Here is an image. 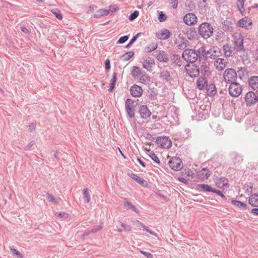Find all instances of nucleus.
I'll return each instance as SVG.
<instances>
[{
  "label": "nucleus",
  "instance_id": "f257e3e1",
  "mask_svg": "<svg viewBox=\"0 0 258 258\" xmlns=\"http://www.w3.org/2000/svg\"><path fill=\"white\" fill-rule=\"evenodd\" d=\"M198 31L202 37L207 39L213 35L214 28L211 24L204 22L199 26Z\"/></svg>",
  "mask_w": 258,
  "mask_h": 258
},
{
  "label": "nucleus",
  "instance_id": "f03ea898",
  "mask_svg": "<svg viewBox=\"0 0 258 258\" xmlns=\"http://www.w3.org/2000/svg\"><path fill=\"white\" fill-rule=\"evenodd\" d=\"M197 51L192 49H186L184 50L182 54V58L186 62L194 63L198 59Z\"/></svg>",
  "mask_w": 258,
  "mask_h": 258
},
{
  "label": "nucleus",
  "instance_id": "7ed1b4c3",
  "mask_svg": "<svg viewBox=\"0 0 258 258\" xmlns=\"http://www.w3.org/2000/svg\"><path fill=\"white\" fill-rule=\"evenodd\" d=\"M237 77L236 71L234 69L231 68L226 69L223 75L225 81L228 83L235 82L237 79Z\"/></svg>",
  "mask_w": 258,
  "mask_h": 258
},
{
  "label": "nucleus",
  "instance_id": "20e7f679",
  "mask_svg": "<svg viewBox=\"0 0 258 258\" xmlns=\"http://www.w3.org/2000/svg\"><path fill=\"white\" fill-rule=\"evenodd\" d=\"M229 93L232 97H238L242 92V88L240 85L236 82L230 83L228 88Z\"/></svg>",
  "mask_w": 258,
  "mask_h": 258
},
{
  "label": "nucleus",
  "instance_id": "39448f33",
  "mask_svg": "<svg viewBox=\"0 0 258 258\" xmlns=\"http://www.w3.org/2000/svg\"><path fill=\"white\" fill-rule=\"evenodd\" d=\"M185 70L188 76L191 78L198 77L200 74V68L195 64L190 65L187 63L185 66Z\"/></svg>",
  "mask_w": 258,
  "mask_h": 258
},
{
  "label": "nucleus",
  "instance_id": "423d86ee",
  "mask_svg": "<svg viewBox=\"0 0 258 258\" xmlns=\"http://www.w3.org/2000/svg\"><path fill=\"white\" fill-rule=\"evenodd\" d=\"M234 47L236 49V52L244 51V47L243 45V38L240 34H236L234 36L233 40Z\"/></svg>",
  "mask_w": 258,
  "mask_h": 258
},
{
  "label": "nucleus",
  "instance_id": "0eeeda50",
  "mask_svg": "<svg viewBox=\"0 0 258 258\" xmlns=\"http://www.w3.org/2000/svg\"><path fill=\"white\" fill-rule=\"evenodd\" d=\"M156 142L161 148L168 149L172 145V142L169 137L163 136L157 137Z\"/></svg>",
  "mask_w": 258,
  "mask_h": 258
},
{
  "label": "nucleus",
  "instance_id": "6e6552de",
  "mask_svg": "<svg viewBox=\"0 0 258 258\" xmlns=\"http://www.w3.org/2000/svg\"><path fill=\"white\" fill-rule=\"evenodd\" d=\"M125 110L128 116L131 118L135 117V109L134 108V102L130 98L127 99L125 101Z\"/></svg>",
  "mask_w": 258,
  "mask_h": 258
},
{
  "label": "nucleus",
  "instance_id": "1a4fd4ad",
  "mask_svg": "<svg viewBox=\"0 0 258 258\" xmlns=\"http://www.w3.org/2000/svg\"><path fill=\"white\" fill-rule=\"evenodd\" d=\"M200 61H205L207 59L208 55L212 58L213 54H211L210 51H206L204 47H201L196 50Z\"/></svg>",
  "mask_w": 258,
  "mask_h": 258
},
{
  "label": "nucleus",
  "instance_id": "9d476101",
  "mask_svg": "<svg viewBox=\"0 0 258 258\" xmlns=\"http://www.w3.org/2000/svg\"><path fill=\"white\" fill-rule=\"evenodd\" d=\"M244 100L247 106L254 105L256 103V95L253 92L249 91L245 95Z\"/></svg>",
  "mask_w": 258,
  "mask_h": 258
},
{
  "label": "nucleus",
  "instance_id": "9b49d317",
  "mask_svg": "<svg viewBox=\"0 0 258 258\" xmlns=\"http://www.w3.org/2000/svg\"><path fill=\"white\" fill-rule=\"evenodd\" d=\"M168 164L170 167L175 171H178L182 168V162L179 158H172Z\"/></svg>",
  "mask_w": 258,
  "mask_h": 258
},
{
  "label": "nucleus",
  "instance_id": "f8f14e48",
  "mask_svg": "<svg viewBox=\"0 0 258 258\" xmlns=\"http://www.w3.org/2000/svg\"><path fill=\"white\" fill-rule=\"evenodd\" d=\"M198 18L194 13H188L183 17L184 22L188 26L193 25L197 22Z\"/></svg>",
  "mask_w": 258,
  "mask_h": 258
},
{
  "label": "nucleus",
  "instance_id": "ddd939ff",
  "mask_svg": "<svg viewBox=\"0 0 258 258\" xmlns=\"http://www.w3.org/2000/svg\"><path fill=\"white\" fill-rule=\"evenodd\" d=\"M223 51L226 57H230L235 54L236 49L234 46H232L227 43L223 46Z\"/></svg>",
  "mask_w": 258,
  "mask_h": 258
},
{
  "label": "nucleus",
  "instance_id": "4468645a",
  "mask_svg": "<svg viewBox=\"0 0 258 258\" xmlns=\"http://www.w3.org/2000/svg\"><path fill=\"white\" fill-rule=\"evenodd\" d=\"M139 112L141 117L145 119L150 118L151 115V111L146 105H141L139 108Z\"/></svg>",
  "mask_w": 258,
  "mask_h": 258
},
{
  "label": "nucleus",
  "instance_id": "2eb2a0df",
  "mask_svg": "<svg viewBox=\"0 0 258 258\" xmlns=\"http://www.w3.org/2000/svg\"><path fill=\"white\" fill-rule=\"evenodd\" d=\"M155 56L157 60L160 62H167L169 60L168 55L163 50H157L155 51Z\"/></svg>",
  "mask_w": 258,
  "mask_h": 258
},
{
  "label": "nucleus",
  "instance_id": "dca6fc26",
  "mask_svg": "<svg viewBox=\"0 0 258 258\" xmlns=\"http://www.w3.org/2000/svg\"><path fill=\"white\" fill-rule=\"evenodd\" d=\"M130 91L131 94L135 97H139L143 94L142 87L135 84L131 87Z\"/></svg>",
  "mask_w": 258,
  "mask_h": 258
},
{
  "label": "nucleus",
  "instance_id": "f3484780",
  "mask_svg": "<svg viewBox=\"0 0 258 258\" xmlns=\"http://www.w3.org/2000/svg\"><path fill=\"white\" fill-rule=\"evenodd\" d=\"M211 173L209 170L206 168H204L197 173V178L202 181L207 179L210 176Z\"/></svg>",
  "mask_w": 258,
  "mask_h": 258
},
{
  "label": "nucleus",
  "instance_id": "a211bd4d",
  "mask_svg": "<svg viewBox=\"0 0 258 258\" xmlns=\"http://www.w3.org/2000/svg\"><path fill=\"white\" fill-rule=\"evenodd\" d=\"M112 6L109 7L108 9H101L98 10L94 14V17L99 18L102 16H107L110 14V11Z\"/></svg>",
  "mask_w": 258,
  "mask_h": 258
},
{
  "label": "nucleus",
  "instance_id": "6ab92c4d",
  "mask_svg": "<svg viewBox=\"0 0 258 258\" xmlns=\"http://www.w3.org/2000/svg\"><path fill=\"white\" fill-rule=\"evenodd\" d=\"M170 32L166 29L162 30L160 32L156 33V37L161 40H166L170 36Z\"/></svg>",
  "mask_w": 258,
  "mask_h": 258
},
{
  "label": "nucleus",
  "instance_id": "aec40b11",
  "mask_svg": "<svg viewBox=\"0 0 258 258\" xmlns=\"http://www.w3.org/2000/svg\"><path fill=\"white\" fill-rule=\"evenodd\" d=\"M251 25L252 22L247 17L241 19L237 23V26L245 29H248L249 26Z\"/></svg>",
  "mask_w": 258,
  "mask_h": 258
},
{
  "label": "nucleus",
  "instance_id": "412c9836",
  "mask_svg": "<svg viewBox=\"0 0 258 258\" xmlns=\"http://www.w3.org/2000/svg\"><path fill=\"white\" fill-rule=\"evenodd\" d=\"M205 89L207 91V94L209 96L213 97L217 93V90L215 85L214 84H207Z\"/></svg>",
  "mask_w": 258,
  "mask_h": 258
},
{
  "label": "nucleus",
  "instance_id": "4be33fe9",
  "mask_svg": "<svg viewBox=\"0 0 258 258\" xmlns=\"http://www.w3.org/2000/svg\"><path fill=\"white\" fill-rule=\"evenodd\" d=\"M226 64L227 62L221 58H218L215 62V66L219 71L223 70L225 68Z\"/></svg>",
  "mask_w": 258,
  "mask_h": 258
},
{
  "label": "nucleus",
  "instance_id": "5701e85b",
  "mask_svg": "<svg viewBox=\"0 0 258 258\" xmlns=\"http://www.w3.org/2000/svg\"><path fill=\"white\" fill-rule=\"evenodd\" d=\"M249 86L253 90L258 89V76H252L249 79Z\"/></svg>",
  "mask_w": 258,
  "mask_h": 258
},
{
  "label": "nucleus",
  "instance_id": "b1692460",
  "mask_svg": "<svg viewBox=\"0 0 258 258\" xmlns=\"http://www.w3.org/2000/svg\"><path fill=\"white\" fill-rule=\"evenodd\" d=\"M197 84L198 88L200 90H204L207 86L208 82L205 77H200L198 78Z\"/></svg>",
  "mask_w": 258,
  "mask_h": 258
},
{
  "label": "nucleus",
  "instance_id": "393cba45",
  "mask_svg": "<svg viewBox=\"0 0 258 258\" xmlns=\"http://www.w3.org/2000/svg\"><path fill=\"white\" fill-rule=\"evenodd\" d=\"M249 204L253 207H258V194L252 195L249 198Z\"/></svg>",
  "mask_w": 258,
  "mask_h": 258
},
{
  "label": "nucleus",
  "instance_id": "a878e982",
  "mask_svg": "<svg viewBox=\"0 0 258 258\" xmlns=\"http://www.w3.org/2000/svg\"><path fill=\"white\" fill-rule=\"evenodd\" d=\"M199 189L202 192H214V188H213L210 185L208 184H199L198 185Z\"/></svg>",
  "mask_w": 258,
  "mask_h": 258
},
{
  "label": "nucleus",
  "instance_id": "bb28decb",
  "mask_svg": "<svg viewBox=\"0 0 258 258\" xmlns=\"http://www.w3.org/2000/svg\"><path fill=\"white\" fill-rule=\"evenodd\" d=\"M171 59L173 61V64L174 66H177L179 67L182 65V59L180 58V56L179 54H173L171 56Z\"/></svg>",
  "mask_w": 258,
  "mask_h": 258
},
{
  "label": "nucleus",
  "instance_id": "cd10ccee",
  "mask_svg": "<svg viewBox=\"0 0 258 258\" xmlns=\"http://www.w3.org/2000/svg\"><path fill=\"white\" fill-rule=\"evenodd\" d=\"M123 205L127 209H130L137 214L139 213V211L137 209V208L126 200H124L123 201Z\"/></svg>",
  "mask_w": 258,
  "mask_h": 258
},
{
  "label": "nucleus",
  "instance_id": "c85d7f7f",
  "mask_svg": "<svg viewBox=\"0 0 258 258\" xmlns=\"http://www.w3.org/2000/svg\"><path fill=\"white\" fill-rule=\"evenodd\" d=\"M227 180L224 177H220L216 182V185L218 187H225L227 185Z\"/></svg>",
  "mask_w": 258,
  "mask_h": 258
},
{
  "label": "nucleus",
  "instance_id": "c756f323",
  "mask_svg": "<svg viewBox=\"0 0 258 258\" xmlns=\"http://www.w3.org/2000/svg\"><path fill=\"white\" fill-rule=\"evenodd\" d=\"M117 81V73L113 72L112 74V78L110 81V88L108 89V91L110 92H112L113 89L115 87V83Z\"/></svg>",
  "mask_w": 258,
  "mask_h": 258
},
{
  "label": "nucleus",
  "instance_id": "7c9ffc66",
  "mask_svg": "<svg viewBox=\"0 0 258 258\" xmlns=\"http://www.w3.org/2000/svg\"><path fill=\"white\" fill-rule=\"evenodd\" d=\"M223 30L225 31H232L233 30V24L232 22L224 20L223 22Z\"/></svg>",
  "mask_w": 258,
  "mask_h": 258
},
{
  "label": "nucleus",
  "instance_id": "2f4dec72",
  "mask_svg": "<svg viewBox=\"0 0 258 258\" xmlns=\"http://www.w3.org/2000/svg\"><path fill=\"white\" fill-rule=\"evenodd\" d=\"M160 78L166 82H168L171 80V77L169 72L167 70H163L160 73Z\"/></svg>",
  "mask_w": 258,
  "mask_h": 258
},
{
  "label": "nucleus",
  "instance_id": "473e14b6",
  "mask_svg": "<svg viewBox=\"0 0 258 258\" xmlns=\"http://www.w3.org/2000/svg\"><path fill=\"white\" fill-rule=\"evenodd\" d=\"M117 231L119 232L122 231H130L131 227L128 225L124 223H120L119 226H117Z\"/></svg>",
  "mask_w": 258,
  "mask_h": 258
},
{
  "label": "nucleus",
  "instance_id": "72a5a7b5",
  "mask_svg": "<svg viewBox=\"0 0 258 258\" xmlns=\"http://www.w3.org/2000/svg\"><path fill=\"white\" fill-rule=\"evenodd\" d=\"M130 177L142 185L147 184V181L135 174H131Z\"/></svg>",
  "mask_w": 258,
  "mask_h": 258
},
{
  "label": "nucleus",
  "instance_id": "f704fd0d",
  "mask_svg": "<svg viewBox=\"0 0 258 258\" xmlns=\"http://www.w3.org/2000/svg\"><path fill=\"white\" fill-rule=\"evenodd\" d=\"M231 203L233 205L243 210H245L247 208V205L245 203L240 201L232 200Z\"/></svg>",
  "mask_w": 258,
  "mask_h": 258
},
{
  "label": "nucleus",
  "instance_id": "c9c22d12",
  "mask_svg": "<svg viewBox=\"0 0 258 258\" xmlns=\"http://www.w3.org/2000/svg\"><path fill=\"white\" fill-rule=\"evenodd\" d=\"M83 194L84 200L86 202V203H89L91 200L89 189L87 188L84 189L83 190Z\"/></svg>",
  "mask_w": 258,
  "mask_h": 258
},
{
  "label": "nucleus",
  "instance_id": "e433bc0d",
  "mask_svg": "<svg viewBox=\"0 0 258 258\" xmlns=\"http://www.w3.org/2000/svg\"><path fill=\"white\" fill-rule=\"evenodd\" d=\"M148 152H149V155L150 157V158L156 163H157V164H159L160 162V160L158 157L157 156V155L155 154V153L153 151H151L150 150H149Z\"/></svg>",
  "mask_w": 258,
  "mask_h": 258
},
{
  "label": "nucleus",
  "instance_id": "4c0bfd02",
  "mask_svg": "<svg viewBox=\"0 0 258 258\" xmlns=\"http://www.w3.org/2000/svg\"><path fill=\"white\" fill-rule=\"evenodd\" d=\"M140 82L145 84H148L150 82V78L147 75H142L140 78Z\"/></svg>",
  "mask_w": 258,
  "mask_h": 258
},
{
  "label": "nucleus",
  "instance_id": "58836bf2",
  "mask_svg": "<svg viewBox=\"0 0 258 258\" xmlns=\"http://www.w3.org/2000/svg\"><path fill=\"white\" fill-rule=\"evenodd\" d=\"M140 73L141 70L139 68L136 66L133 67L131 74L133 77L136 78V77H138Z\"/></svg>",
  "mask_w": 258,
  "mask_h": 258
},
{
  "label": "nucleus",
  "instance_id": "ea45409f",
  "mask_svg": "<svg viewBox=\"0 0 258 258\" xmlns=\"http://www.w3.org/2000/svg\"><path fill=\"white\" fill-rule=\"evenodd\" d=\"M141 34V33H138L135 36H133L132 39L130 40V42L126 45V48H129L132 44H133L136 40L137 39L138 37Z\"/></svg>",
  "mask_w": 258,
  "mask_h": 258
},
{
  "label": "nucleus",
  "instance_id": "a19ab883",
  "mask_svg": "<svg viewBox=\"0 0 258 258\" xmlns=\"http://www.w3.org/2000/svg\"><path fill=\"white\" fill-rule=\"evenodd\" d=\"M158 47V44L156 43L153 42L149 45V46L147 47V50L148 52H152L157 49Z\"/></svg>",
  "mask_w": 258,
  "mask_h": 258
},
{
  "label": "nucleus",
  "instance_id": "79ce46f5",
  "mask_svg": "<svg viewBox=\"0 0 258 258\" xmlns=\"http://www.w3.org/2000/svg\"><path fill=\"white\" fill-rule=\"evenodd\" d=\"M134 52L133 51H128L126 52L123 55V60L127 61L131 58L134 55Z\"/></svg>",
  "mask_w": 258,
  "mask_h": 258
},
{
  "label": "nucleus",
  "instance_id": "37998d69",
  "mask_svg": "<svg viewBox=\"0 0 258 258\" xmlns=\"http://www.w3.org/2000/svg\"><path fill=\"white\" fill-rule=\"evenodd\" d=\"M46 199L48 200L49 202H53L54 203H58V200L55 199L52 195H50L49 193H47L46 194Z\"/></svg>",
  "mask_w": 258,
  "mask_h": 258
},
{
  "label": "nucleus",
  "instance_id": "c03bdc74",
  "mask_svg": "<svg viewBox=\"0 0 258 258\" xmlns=\"http://www.w3.org/2000/svg\"><path fill=\"white\" fill-rule=\"evenodd\" d=\"M167 16L165 14L163 13V12H160L159 13L158 15V20L159 22H162L166 20Z\"/></svg>",
  "mask_w": 258,
  "mask_h": 258
},
{
  "label": "nucleus",
  "instance_id": "a18cd8bd",
  "mask_svg": "<svg viewBox=\"0 0 258 258\" xmlns=\"http://www.w3.org/2000/svg\"><path fill=\"white\" fill-rule=\"evenodd\" d=\"M52 13L55 15V16L59 20L62 19V16L60 13V12L58 10H52L51 11Z\"/></svg>",
  "mask_w": 258,
  "mask_h": 258
},
{
  "label": "nucleus",
  "instance_id": "49530a36",
  "mask_svg": "<svg viewBox=\"0 0 258 258\" xmlns=\"http://www.w3.org/2000/svg\"><path fill=\"white\" fill-rule=\"evenodd\" d=\"M139 15V12L138 11H135L133 13H132L130 16H129V20L131 21H133L136 19Z\"/></svg>",
  "mask_w": 258,
  "mask_h": 258
},
{
  "label": "nucleus",
  "instance_id": "de8ad7c7",
  "mask_svg": "<svg viewBox=\"0 0 258 258\" xmlns=\"http://www.w3.org/2000/svg\"><path fill=\"white\" fill-rule=\"evenodd\" d=\"M128 39V36L127 35L123 36L119 38V39L117 41V43L118 44H122L125 42Z\"/></svg>",
  "mask_w": 258,
  "mask_h": 258
},
{
  "label": "nucleus",
  "instance_id": "09e8293b",
  "mask_svg": "<svg viewBox=\"0 0 258 258\" xmlns=\"http://www.w3.org/2000/svg\"><path fill=\"white\" fill-rule=\"evenodd\" d=\"M201 71L202 73L206 74L209 71V68L206 64L202 65L201 67Z\"/></svg>",
  "mask_w": 258,
  "mask_h": 258
},
{
  "label": "nucleus",
  "instance_id": "8fccbe9b",
  "mask_svg": "<svg viewBox=\"0 0 258 258\" xmlns=\"http://www.w3.org/2000/svg\"><path fill=\"white\" fill-rule=\"evenodd\" d=\"M143 67L145 69H147L148 71L151 70L152 66L149 63H148V62L147 61V60H145L143 62Z\"/></svg>",
  "mask_w": 258,
  "mask_h": 258
},
{
  "label": "nucleus",
  "instance_id": "3c124183",
  "mask_svg": "<svg viewBox=\"0 0 258 258\" xmlns=\"http://www.w3.org/2000/svg\"><path fill=\"white\" fill-rule=\"evenodd\" d=\"M149 94V96L150 98H156V96L157 95L156 92L154 90L150 89V91L148 92Z\"/></svg>",
  "mask_w": 258,
  "mask_h": 258
},
{
  "label": "nucleus",
  "instance_id": "603ef678",
  "mask_svg": "<svg viewBox=\"0 0 258 258\" xmlns=\"http://www.w3.org/2000/svg\"><path fill=\"white\" fill-rule=\"evenodd\" d=\"M11 250L14 255H16V256H17L19 257H21V258L23 257L22 254L18 250H17L14 248H12Z\"/></svg>",
  "mask_w": 258,
  "mask_h": 258
},
{
  "label": "nucleus",
  "instance_id": "864d4df0",
  "mask_svg": "<svg viewBox=\"0 0 258 258\" xmlns=\"http://www.w3.org/2000/svg\"><path fill=\"white\" fill-rule=\"evenodd\" d=\"M102 226L101 225H98L94 228H93L91 230V232H92V233H95L100 230L102 228Z\"/></svg>",
  "mask_w": 258,
  "mask_h": 258
},
{
  "label": "nucleus",
  "instance_id": "5fc2aeb1",
  "mask_svg": "<svg viewBox=\"0 0 258 258\" xmlns=\"http://www.w3.org/2000/svg\"><path fill=\"white\" fill-rule=\"evenodd\" d=\"M133 222L135 223H137V224H138L140 226H141L143 228V230L144 231H148V228L147 227H146L143 223H142L140 221H139L138 220H136L135 221H133Z\"/></svg>",
  "mask_w": 258,
  "mask_h": 258
},
{
  "label": "nucleus",
  "instance_id": "6e6d98bb",
  "mask_svg": "<svg viewBox=\"0 0 258 258\" xmlns=\"http://www.w3.org/2000/svg\"><path fill=\"white\" fill-rule=\"evenodd\" d=\"M141 253L144 254L147 258H153V255L152 253L149 252L141 250Z\"/></svg>",
  "mask_w": 258,
  "mask_h": 258
},
{
  "label": "nucleus",
  "instance_id": "4d7b16f0",
  "mask_svg": "<svg viewBox=\"0 0 258 258\" xmlns=\"http://www.w3.org/2000/svg\"><path fill=\"white\" fill-rule=\"evenodd\" d=\"M105 69L109 70L110 69V63L109 59H107L105 61Z\"/></svg>",
  "mask_w": 258,
  "mask_h": 258
},
{
  "label": "nucleus",
  "instance_id": "13d9d810",
  "mask_svg": "<svg viewBox=\"0 0 258 258\" xmlns=\"http://www.w3.org/2000/svg\"><path fill=\"white\" fill-rule=\"evenodd\" d=\"M239 12L242 16H244L245 12V9L244 8V7L241 6H238V5L237 6Z\"/></svg>",
  "mask_w": 258,
  "mask_h": 258
},
{
  "label": "nucleus",
  "instance_id": "bf43d9fd",
  "mask_svg": "<svg viewBox=\"0 0 258 258\" xmlns=\"http://www.w3.org/2000/svg\"><path fill=\"white\" fill-rule=\"evenodd\" d=\"M214 193L217 194L218 195L221 196L223 199H225L226 197L223 194L221 191L214 189Z\"/></svg>",
  "mask_w": 258,
  "mask_h": 258
},
{
  "label": "nucleus",
  "instance_id": "052dcab7",
  "mask_svg": "<svg viewBox=\"0 0 258 258\" xmlns=\"http://www.w3.org/2000/svg\"><path fill=\"white\" fill-rule=\"evenodd\" d=\"M180 42L184 45V47H186L188 43V40L185 38H182Z\"/></svg>",
  "mask_w": 258,
  "mask_h": 258
},
{
  "label": "nucleus",
  "instance_id": "680f3d73",
  "mask_svg": "<svg viewBox=\"0 0 258 258\" xmlns=\"http://www.w3.org/2000/svg\"><path fill=\"white\" fill-rule=\"evenodd\" d=\"M56 215L60 218H67L68 214L66 213H56Z\"/></svg>",
  "mask_w": 258,
  "mask_h": 258
},
{
  "label": "nucleus",
  "instance_id": "e2e57ef3",
  "mask_svg": "<svg viewBox=\"0 0 258 258\" xmlns=\"http://www.w3.org/2000/svg\"><path fill=\"white\" fill-rule=\"evenodd\" d=\"M171 4L173 9H176L178 5V0H171Z\"/></svg>",
  "mask_w": 258,
  "mask_h": 258
},
{
  "label": "nucleus",
  "instance_id": "0e129e2a",
  "mask_svg": "<svg viewBox=\"0 0 258 258\" xmlns=\"http://www.w3.org/2000/svg\"><path fill=\"white\" fill-rule=\"evenodd\" d=\"M196 34H197V32L195 30H191L190 33H188V36L190 35V37H189V38L190 39H191L190 37H191L192 38H195V36H196Z\"/></svg>",
  "mask_w": 258,
  "mask_h": 258
},
{
  "label": "nucleus",
  "instance_id": "69168bd1",
  "mask_svg": "<svg viewBox=\"0 0 258 258\" xmlns=\"http://www.w3.org/2000/svg\"><path fill=\"white\" fill-rule=\"evenodd\" d=\"M237 6L238 5V6H241L242 7H244V3L246 1V0H237Z\"/></svg>",
  "mask_w": 258,
  "mask_h": 258
},
{
  "label": "nucleus",
  "instance_id": "338daca9",
  "mask_svg": "<svg viewBox=\"0 0 258 258\" xmlns=\"http://www.w3.org/2000/svg\"><path fill=\"white\" fill-rule=\"evenodd\" d=\"M34 142L33 141H31V142H30V143L28 145H27V146L25 147L24 149H25V150H29L30 149L31 147L33 145H34Z\"/></svg>",
  "mask_w": 258,
  "mask_h": 258
},
{
  "label": "nucleus",
  "instance_id": "774afa93",
  "mask_svg": "<svg viewBox=\"0 0 258 258\" xmlns=\"http://www.w3.org/2000/svg\"><path fill=\"white\" fill-rule=\"evenodd\" d=\"M91 233H92L91 232V230L86 231L81 235V238L84 239L85 236H88Z\"/></svg>",
  "mask_w": 258,
  "mask_h": 258
}]
</instances>
